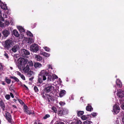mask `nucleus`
<instances>
[{
  "label": "nucleus",
  "mask_w": 124,
  "mask_h": 124,
  "mask_svg": "<svg viewBox=\"0 0 124 124\" xmlns=\"http://www.w3.org/2000/svg\"><path fill=\"white\" fill-rule=\"evenodd\" d=\"M33 65L32 61H28L23 58L20 57L18 60V68L20 70H22L24 73L28 72L30 70L29 67H32Z\"/></svg>",
  "instance_id": "obj_1"
},
{
  "label": "nucleus",
  "mask_w": 124,
  "mask_h": 124,
  "mask_svg": "<svg viewBox=\"0 0 124 124\" xmlns=\"http://www.w3.org/2000/svg\"><path fill=\"white\" fill-rule=\"evenodd\" d=\"M49 73L46 70H43L41 71L39 76L38 81L39 83H41L42 82V80L44 81L46 80V78L45 76H48L47 80L50 81L51 80L52 76L51 75H48Z\"/></svg>",
  "instance_id": "obj_2"
},
{
  "label": "nucleus",
  "mask_w": 124,
  "mask_h": 124,
  "mask_svg": "<svg viewBox=\"0 0 124 124\" xmlns=\"http://www.w3.org/2000/svg\"><path fill=\"white\" fill-rule=\"evenodd\" d=\"M13 42L12 40L8 39L5 41L4 44L5 47L8 49L13 45Z\"/></svg>",
  "instance_id": "obj_3"
},
{
  "label": "nucleus",
  "mask_w": 124,
  "mask_h": 124,
  "mask_svg": "<svg viewBox=\"0 0 124 124\" xmlns=\"http://www.w3.org/2000/svg\"><path fill=\"white\" fill-rule=\"evenodd\" d=\"M39 50V46L35 44H33L31 46L30 50L34 52H36Z\"/></svg>",
  "instance_id": "obj_4"
},
{
  "label": "nucleus",
  "mask_w": 124,
  "mask_h": 124,
  "mask_svg": "<svg viewBox=\"0 0 124 124\" xmlns=\"http://www.w3.org/2000/svg\"><path fill=\"white\" fill-rule=\"evenodd\" d=\"M3 113L8 121L10 123L12 122V120L10 114L7 111H3Z\"/></svg>",
  "instance_id": "obj_5"
},
{
  "label": "nucleus",
  "mask_w": 124,
  "mask_h": 124,
  "mask_svg": "<svg viewBox=\"0 0 124 124\" xmlns=\"http://www.w3.org/2000/svg\"><path fill=\"white\" fill-rule=\"evenodd\" d=\"M120 108L119 106L117 104H115L113 107V110L112 111L114 114H117L120 111Z\"/></svg>",
  "instance_id": "obj_6"
},
{
  "label": "nucleus",
  "mask_w": 124,
  "mask_h": 124,
  "mask_svg": "<svg viewBox=\"0 0 124 124\" xmlns=\"http://www.w3.org/2000/svg\"><path fill=\"white\" fill-rule=\"evenodd\" d=\"M47 87L45 88V91L47 92H49L51 91L54 89V87L51 85H50L49 84H47L46 85Z\"/></svg>",
  "instance_id": "obj_7"
},
{
  "label": "nucleus",
  "mask_w": 124,
  "mask_h": 124,
  "mask_svg": "<svg viewBox=\"0 0 124 124\" xmlns=\"http://www.w3.org/2000/svg\"><path fill=\"white\" fill-rule=\"evenodd\" d=\"M117 91V95L119 98H122L124 96V92L122 90L119 89Z\"/></svg>",
  "instance_id": "obj_8"
},
{
  "label": "nucleus",
  "mask_w": 124,
  "mask_h": 124,
  "mask_svg": "<svg viewBox=\"0 0 124 124\" xmlns=\"http://www.w3.org/2000/svg\"><path fill=\"white\" fill-rule=\"evenodd\" d=\"M19 49V46L16 45L14 46L12 48L11 50L14 53L16 52Z\"/></svg>",
  "instance_id": "obj_9"
},
{
  "label": "nucleus",
  "mask_w": 124,
  "mask_h": 124,
  "mask_svg": "<svg viewBox=\"0 0 124 124\" xmlns=\"http://www.w3.org/2000/svg\"><path fill=\"white\" fill-rule=\"evenodd\" d=\"M24 110L25 113L28 114L29 115L33 113L31 111H30L27 109V106H24Z\"/></svg>",
  "instance_id": "obj_10"
},
{
  "label": "nucleus",
  "mask_w": 124,
  "mask_h": 124,
  "mask_svg": "<svg viewBox=\"0 0 124 124\" xmlns=\"http://www.w3.org/2000/svg\"><path fill=\"white\" fill-rule=\"evenodd\" d=\"M117 86L119 88H121L122 86V84L119 79H117L116 82Z\"/></svg>",
  "instance_id": "obj_11"
},
{
  "label": "nucleus",
  "mask_w": 124,
  "mask_h": 124,
  "mask_svg": "<svg viewBox=\"0 0 124 124\" xmlns=\"http://www.w3.org/2000/svg\"><path fill=\"white\" fill-rule=\"evenodd\" d=\"M34 56L35 60L37 61H41L42 59V57L39 55L35 54Z\"/></svg>",
  "instance_id": "obj_12"
},
{
  "label": "nucleus",
  "mask_w": 124,
  "mask_h": 124,
  "mask_svg": "<svg viewBox=\"0 0 124 124\" xmlns=\"http://www.w3.org/2000/svg\"><path fill=\"white\" fill-rule=\"evenodd\" d=\"M21 53L22 54H24L25 55H29L30 53L28 50L25 49H23L21 50Z\"/></svg>",
  "instance_id": "obj_13"
},
{
  "label": "nucleus",
  "mask_w": 124,
  "mask_h": 124,
  "mask_svg": "<svg viewBox=\"0 0 124 124\" xmlns=\"http://www.w3.org/2000/svg\"><path fill=\"white\" fill-rule=\"evenodd\" d=\"M1 8L4 10L7 9V8L6 5L3 2L0 4Z\"/></svg>",
  "instance_id": "obj_14"
},
{
  "label": "nucleus",
  "mask_w": 124,
  "mask_h": 124,
  "mask_svg": "<svg viewBox=\"0 0 124 124\" xmlns=\"http://www.w3.org/2000/svg\"><path fill=\"white\" fill-rule=\"evenodd\" d=\"M2 33L5 37H7L9 34L8 31L6 30H5L3 31Z\"/></svg>",
  "instance_id": "obj_15"
},
{
  "label": "nucleus",
  "mask_w": 124,
  "mask_h": 124,
  "mask_svg": "<svg viewBox=\"0 0 124 124\" xmlns=\"http://www.w3.org/2000/svg\"><path fill=\"white\" fill-rule=\"evenodd\" d=\"M86 110L89 111H91L93 110V108H92V106L88 104V106L86 107Z\"/></svg>",
  "instance_id": "obj_16"
},
{
  "label": "nucleus",
  "mask_w": 124,
  "mask_h": 124,
  "mask_svg": "<svg viewBox=\"0 0 124 124\" xmlns=\"http://www.w3.org/2000/svg\"><path fill=\"white\" fill-rule=\"evenodd\" d=\"M0 106L2 108L3 110L4 111L5 110V105L3 102L1 100H0Z\"/></svg>",
  "instance_id": "obj_17"
},
{
  "label": "nucleus",
  "mask_w": 124,
  "mask_h": 124,
  "mask_svg": "<svg viewBox=\"0 0 124 124\" xmlns=\"http://www.w3.org/2000/svg\"><path fill=\"white\" fill-rule=\"evenodd\" d=\"M34 66L36 68H38L41 67L42 65L39 63L36 62L34 63Z\"/></svg>",
  "instance_id": "obj_18"
},
{
  "label": "nucleus",
  "mask_w": 124,
  "mask_h": 124,
  "mask_svg": "<svg viewBox=\"0 0 124 124\" xmlns=\"http://www.w3.org/2000/svg\"><path fill=\"white\" fill-rule=\"evenodd\" d=\"M69 112L68 110L66 108L62 109V115H67Z\"/></svg>",
  "instance_id": "obj_19"
},
{
  "label": "nucleus",
  "mask_w": 124,
  "mask_h": 124,
  "mask_svg": "<svg viewBox=\"0 0 124 124\" xmlns=\"http://www.w3.org/2000/svg\"><path fill=\"white\" fill-rule=\"evenodd\" d=\"M40 54L43 55V56L47 57H49L50 55V54L46 53L43 52H42L40 53Z\"/></svg>",
  "instance_id": "obj_20"
},
{
  "label": "nucleus",
  "mask_w": 124,
  "mask_h": 124,
  "mask_svg": "<svg viewBox=\"0 0 124 124\" xmlns=\"http://www.w3.org/2000/svg\"><path fill=\"white\" fill-rule=\"evenodd\" d=\"M77 115L78 116H82L83 115L84 113V112L83 111H77Z\"/></svg>",
  "instance_id": "obj_21"
},
{
  "label": "nucleus",
  "mask_w": 124,
  "mask_h": 124,
  "mask_svg": "<svg viewBox=\"0 0 124 124\" xmlns=\"http://www.w3.org/2000/svg\"><path fill=\"white\" fill-rule=\"evenodd\" d=\"M13 32L14 35L17 37L19 36V34L18 32L16 30H14L13 31Z\"/></svg>",
  "instance_id": "obj_22"
},
{
  "label": "nucleus",
  "mask_w": 124,
  "mask_h": 124,
  "mask_svg": "<svg viewBox=\"0 0 124 124\" xmlns=\"http://www.w3.org/2000/svg\"><path fill=\"white\" fill-rule=\"evenodd\" d=\"M17 28L19 30L20 32H23L24 31V30L22 27L20 26H18L17 27Z\"/></svg>",
  "instance_id": "obj_23"
},
{
  "label": "nucleus",
  "mask_w": 124,
  "mask_h": 124,
  "mask_svg": "<svg viewBox=\"0 0 124 124\" xmlns=\"http://www.w3.org/2000/svg\"><path fill=\"white\" fill-rule=\"evenodd\" d=\"M27 41L28 43L30 44H31V43L34 42V40L32 39H31L30 38H29L28 39Z\"/></svg>",
  "instance_id": "obj_24"
},
{
  "label": "nucleus",
  "mask_w": 124,
  "mask_h": 124,
  "mask_svg": "<svg viewBox=\"0 0 124 124\" xmlns=\"http://www.w3.org/2000/svg\"><path fill=\"white\" fill-rule=\"evenodd\" d=\"M26 34L28 36H29L30 37L33 36L32 34L29 31H27L26 32Z\"/></svg>",
  "instance_id": "obj_25"
},
{
  "label": "nucleus",
  "mask_w": 124,
  "mask_h": 124,
  "mask_svg": "<svg viewBox=\"0 0 124 124\" xmlns=\"http://www.w3.org/2000/svg\"><path fill=\"white\" fill-rule=\"evenodd\" d=\"M11 78L14 79L15 81L17 82L19 81V79L16 77L15 76L11 77Z\"/></svg>",
  "instance_id": "obj_26"
},
{
  "label": "nucleus",
  "mask_w": 124,
  "mask_h": 124,
  "mask_svg": "<svg viewBox=\"0 0 124 124\" xmlns=\"http://www.w3.org/2000/svg\"><path fill=\"white\" fill-rule=\"evenodd\" d=\"M5 80L7 83L8 84H9L11 82V80L8 78H6Z\"/></svg>",
  "instance_id": "obj_27"
},
{
  "label": "nucleus",
  "mask_w": 124,
  "mask_h": 124,
  "mask_svg": "<svg viewBox=\"0 0 124 124\" xmlns=\"http://www.w3.org/2000/svg\"><path fill=\"white\" fill-rule=\"evenodd\" d=\"M82 122L80 120H77L75 122V124H81Z\"/></svg>",
  "instance_id": "obj_28"
},
{
  "label": "nucleus",
  "mask_w": 124,
  "mask_h": 124,
  "mask_svg": "<svg viewBox=\"0 0 124 124\" xmlns=\"http://www.w3.org/2000/svg\"><path fill=\"white\" fill-rule=\"evenodd\" d=\"M90 122L92 123L91 122H90L89 121L86 120L83 122V124H90Z\"/></svg>",
  "instance_id": "obj_29"
},
{
  "label": "nucleus",
  "mask_w": 124,
  "mask_h": 124,
  "mask_svg": "<svg viewBox=\"0 0 124 124\" xmlns=\"http://www.w3.org/2000/svg\"><path fill=\"white\" fill-rule=\"evenodd\" d=\"M33 74V72L32 71H30L28 73V75L29 77L31 76Z\"/></svg>",
  "instance_id": "obj_30"
},
{
  "label": "nucleus",
  "mask_w": 124,
  "mask_h": 124,
  "mask_svg": "<svg viewBox=\"0 0 124 124\" xmlns=\"http://www.w3.org/2000/svg\"><path fill=\"white\" fill-rule=\"evenodd\" d=\"M51 109L54 111V112L56 113L57 111L56 108L55 107H53Z\"/></svg>",
  "instance_id": "obj_31"
},
{
  "label": "nucleus",
  "mask_w": 124,
  "mask_h": 124,
  "mask_svg": "<svg viewBox=\"0 0 124 124\" xmlns=\"http://www.w3.org/2000/svg\"><path fill=\"white\" fill-rule=\"evenodd\" d=\"M58 113L59 116H62V110H59L58 111Z\"/></svg>",
  "instance_id": "obj_32"
},
{
  "label": "nucleus",
  "mask_w": 124,
  "mask_h": 124,
  "mask_svg": "<svg viewBox=\"0 0 124 124\" xmlns=\"http://www.w3.org/2000/svg\"><path fill=\"white\" fill-rule=\"evenodd\" d=\"M87 118V117L85 115L81 117V119L83 120H86Z\"/></svg>",
  "instance_id": "obj_33"
},
{
  "label": "nucleus",
  "mask_w": 124,
  "mask_h": 124,
  "mask_svg": "<svg viewBox=\"0 0 124 124\" xmlns=\"http://www.w3.org/2000/svg\"><path fill=\"white\" fill-rule=\"evenodd\" d=\"M1 11L0 10V20L2 21H4V20L3 17L1 16Z\"/></svg>",
  "instance_id": "obj_34"
},
{
  "label": "nucleus",
  "mask_w": 124,
  "mask_h": 124,
  "mask_svg": "<svg viewBox=\"0 0 124 124\" xmlns=\"http://www.w3.org/2000/svg\"><path fill=\"white\" fill-rule=\"evenodd\" d=\"M5 97L8 100L10 98V96L9 94H7L6 95Z\"/></svg>",
  "instance_id": "obj_35"
},
{
  "label": "nucleus",
  "mask_w": 124,
  "mask_h": 124,
  "mask_svg": "<svg viewBox=\"0 0 124 124\" xmlns=\"http://www.w3.org/2000/svg\"><path fill=\"white\" fill-rule=\"evenodd\" d=\"M50 115H49L48 114H46V115L45 116H44L43 117V118L44 119H46L47 118L49 117H50Z\"/></svg>",
  "instance_id": "obj_36"
},
{
  "label": "nucleus",
  "mask_w": 124,
  "mask_h": 124,
  "mask_svg": "<svg viewBox=\"0 0 124 124\" xmlns=\"http://www.w3.org/2000/svg\"><path fill=\"white\" fill-rule=\"evenodd\" d=\"M44 48L45 49V51L47 52H49V49L46 47H44Z\"/></svg>",
  "instance_id": "obj_37"
},
{
  "label": "nucleus",
  "mask_w": 124,
  "mask_h": 124,
  "mask_svg": "<svg viewBox=\"0 0 124 124\" xmlns=\"http://www.w3.org/2000/svg\"><path fill=\"white\" fill-rule=\"evenodd\" d=\"M66 93V92L65 90H62V97L65 95Z\"/></svg>",
  "instance_id": "obj_38"
},
{
  "label": "nucleus",
  "mask_w": 124,
  "mask_h": 124,
  "mask_svg": "<svg viewBox=\"0 0 124 124\" xmlns=\"http://www.w3.org/2000/svg\"><path fill=\"white\" fill-rule=\"evenodd\" d=\"M5 23V24L7 26H8L9 24V21L8 20H6Z\"/></svg>",
  "instance_id": "obj_39"
},
{
  "label": "nucleus",
  "mask_w": 124,
  "mask_h": 124,
  "mask_svg": "<svg viewBox=\"0 0 124 124\" xmlns=\"http://www.w3.org/2000/svg\"><path fill=\"white\" fill-rule=\"evenodd\" d=\"M91 115L93 117H94L96 116V113H92Z\"/></svg>",
  "instance_id": "obj_40"
},
{
  "label": "nucleus",
  "mask_w": 124,
  "mask_h": 124,
  "mask_svg": "<svg viewBox=\"0 0 124 124\" xmlns=\"http://www.w3.org/2000/svg\"><path fill=\"white\" fill-rule=\"evenodd\" d=\"M4 26V24L3 23L1 22L0 21V26L1 27H3Z\"/></svg>",
  "instance_id": "obj_41"
},
{
  "label": "nucleus",
  "mask_w": 124,
  "mask_h": 124,
  "mask_svg": "<svg viewBox=\"0 0 124 124\" xmlns=\"http://www.w3.org/2000/svg\"><path fill=\"white\" fill-rule=\"evenodd\" d=\"M20 77L23 80H25V77L22 74L21 75Z\"/></svg>",
  "instance_id": "obj_42"
},
{
  "label": "nucleus",
  "mask_w": 124,
  "mask_h": 124,
  "mask_svg": "<svg viewBox=\"0 0 124 124\" xmlns=\"http://www.w3.org/2000/svg\"><path fill=\"white\" fill-rule=\"evenodd\" d=\"M121 107L124 110V102L121 105Z\"/></svg>",
  "instance_id": "obj_43"
},
{
  "label": "nucleus",
  "mask_w": 124,
  "mask_h": 124,
  "mask_svg": "<svg viewBox=\"0 0 124 124\" xmlns=\"http://www.w3.org/2000/svg\"><path fill=\"white\" fill-rule=\"evenodd\" d=\"M16 73L17 74V75L19 76H21L22 74L21 73L18 71H17L16 72Z\"/></svg>",
  "instance_id": "obj_44"
},
{
  "label": "nucleus",
  "mask_w": 124,
  "mask_h": 124,
  "mask_svg": "<svg viewBox=\"0 0 124 124\" xmlns=\"http://www.w3.org/2000/svg\"><path fill=\"white\" fill-rule=\"evenodd\" d=\"M34 89L35 92H37L38 91V89L37 87L36 86H35L34 88Z\"/></svg>",
  "instance_id": "obj_45"
},
{
  "label": "nucleus",
  "mask_w": 124,
  "mask_h": 124,
  "mask_svg": "<svg viewBox=\"0 0 124 124\" xmlns=\"http://www.w3.org/2000/svg\"><path fill=\"white\" fill-rule=\"evenodd\" d=\"M59 96L60 97H62V91H60V93L59 94Z\"/></svg>",
  "instance_id": "obj_46"
},
{
  "label": "nucleus",
  "mask_w": 124,
  "mask_h": 124,
  "mask_svg": "<svg viewBox=\"0 0 124 124\" xmlns=\"http://www.w3.org/2000/svg\"><path fill=\"white\" fill-rule=\"evenodd\" d=\"M3 17L4 18H7V15L6 14H4L3 15Z\"/></svg>",
  "instance_id": "obj_47"
},
{
  "label": "nucleus",
  "mask_w": 124,
  "mask_h": 124,
  "mask_svg": "<svg viewBox=\"0 0 124 124\" xmlns=\"http://www.w3.org/2000/svg\"><path fill=\"white\" fill-rule=\"evenodd\" d=\"M53 78L54 79H56L58 78L57 77L56 75H53Z\"/></svg>",
  "instance_id": "obj_48"
},
{
  "label": "nucleus",
  "mask_w": 124,
  "mask_h": 124,
  "mask_svg": "<svg viewBox=\"0 0 124 124\" xmlns=\"http://www.w3.org/2000/svg\"><path fill=\"white\" fill-rule=\"evenodd\" d=\"M48 67L49 69H52V67L50 65H48Z\"/></svg>",
  "instance_id": "obj_49"
},
{
  "label": "nucleus",
  "mask_w": 124,
  "mask_h": 124,
  "mask_svg": "<svg viewBox=\"0 0 124 124\" xmlns=\"http://www.w3.org/2000/svg\"><path fill=\"white\" fill-rule=\"evenodd\" d=\"M10 96H11V97L12 98H13L14 97V96L13 94L11 93H10Z\"/></svg>",
  "instance_id": "obj_50"
},
{
  "label": "nucleus",
  "mask_w": 124,
  "mask_h": 124,
  "mask_svg": "<svg viewBox=\"0 0 124 124\" xmlns=\"http://www.w3.org/2000/svg\"><path fill=\"white\" fill-rule=\"evenodd\" d=\"M4 55L7 58H8V55L7 53H5L4 54Z\"/></svg>",
  "instance_id": "obj_51"
},
{
  "label": "nucleus",
  "mask_w": 124,
  "mask_h": 124,
  "mask_svg": "<svg viewBox=\"0 0 124 124\" xmlns=\"http://www.w3.org/2000/svg\"><path fill=\"white\" fill-rule=\"evenodd\" d=\"M64 122H65V123L62 122V124H67V123L69 124V123L67 122L66 121H64Z\"/></svg>",
  "instance_id": "obj_52"
},
{
  "label": "nucleus",
  "mask_w": 124,
  "mask_h": 124,
  "mask_svg": "<svg viewBox=\"0 0 124 124\" xmlns=\"http://www.w3.org/2000/svg\"><path fill=\"white\" fill-rule=\"evenodd\" d=\"M72 83L73 84H75V80H73L72 82Z\"/></svg>",
  "instance_id": "obj_53"
},
{
  "label": "nucleus",
  "mask_w": 124,
  "mask_h": 124,
  "mask_svg": "<svg viewBox=\"0 0 124 124\" xmlns=\"http://www.w3.org/2000/svg\"><path fill=\"white\" fill-rule=\"evenodd\" d=\"M18 101H19V102H20V103L22 104V103H23L22 101L21 100H20V99H18Z\"/></svg>",
  "instance_id": "obj_54"
},
{
  "label": "nucleus",
  "mask_w": 124,
  "mask_h": 124,
  "mask_svg": "<svg viewBox=\"0 0 124 124\" xmlns=\"http://www.w3.org/2000/svg\"><path fill=\"white\" fill-rule=\"evenodd\" d=\"M24 36L23 35H21V36L20 37V38H21V39H23L24 37Z\"/></svg>",
  "instance_id": "obj_55"
},
{
  "label": "nucleus",
  "mask_w": 124,
  "mask_h": 124,
  "mask_svg": "<svg viewBox=\"0 0 124 124\" xmlns=\"http://www.w3.org/2000/svg\"><path fill=\"white\" fill-rule=\"evenodd\" d=\"M2 68V64L0 63V69H1Z\"/></svg>",
  "instance_id": "obj_56"
},
{
  "label": "nucleus",
  "mask_w": 124,
  "mask_h": 124,
  "mask_svg": "<svg viewBox=\"0 0 124 124\" xmlns=\"http://www.w3.org/2000/svg\"><path fill=\"white\" fill-rule=\"evenodd\" d=\"M12 106L14 108H16L17 107H16V106H15V105H13Z\"/></svg>",
  "instance_id": "obj_57"
},
{
  "label": "nucleus",
  "mask_w": 124,
  "mask_h": 124,
  "mask_svg": "<svg viewBox=\"0 0 124 124\" xmlns=\"http://www.w3.org/2000/svg\"><path fill=\"white\" fill-rule=\"evenodd\" d=\"M122 122L124 123V117H123L122 118Z\"/></svg>",
  "instance_id": "obj_58"
},
{
  "label": "nucleus",
  "mask_w": 124,
  "mask_h": 124,
  "mask_svg": "<svg viewBox=\"0 0 124 124\" xmlns=\"http://www.w3.org/2000/svg\"><path fill=\"white\" fill-rule=\"evenodd\" d=\"M24 86L25 87H26V88L27 89V90H28V88L26 85H24Z\"/></svg>",
  "instance_id": "obj_59"
},
{
  "label": "nucleus",
  "mask_w": 124,
  "mask_h": 124,
  "mask_svg": "<svg viewBox=\"0 0 124 124\" xmlns=\"http://www.w3.org/2000/svg\"><path fill=\"white\" fill-rule=\"evenodd\" d=\"M65 104V103L64 102H62V106L64 105Z\"/></svg>",
  "instance_id": "obj_60"
},
{
  "label": "nucleus",
  "mask_w": 124,
  "mask_h": 124,
  "mask_svg": "<svg viewBox=\"0 0 124 124\" xmlns=\"http://www.w3.org/2000/svg\"><path fill=\"white\" fill-rule=\"evenodd\" d=\"M2 84L3 85H5V83L4 82H3L2 83Z\"/></svg>",
  "instance_id": "obj_61"
},
{
  "label": "nucleus",
  "mask_w": 124,
  "mask_h": 124,
  "mask_svg": "<svg viewBox=\"0 0 124 124\" xmlns=\"http://www.w3.org/2000/svg\"><path fill=\"white\" fill-rule=\"evenodd\" d=\"M59 104L61 105L62 104V102L61 101L59 103Z\"/></svg>",
  "instance_id": "obj_62"
},
{
  "label": "nucleus",
  "mask_w": 124,
  "mask_h": 124,
  "mask_svg": "<svg viewBox=\"0 0 124 124\" xmlns=\"http://www.w3.org/2000/svg\"><path fill=\"white\" fill-rule=\"evenodd\" d=\"M33 79V78H30L29 79L30 80H32Z\"/></svg>",
  "instance_id": "obj_63"
},
{
  "label": "nucleus",
  "mask_w": 124,
  "mask_h": 124,
  "mask_svg": "<svg viewBox=\"0 0 124 124\" xmlns=\"http://www.w3.org/2000/svg\"><path fill=\"white\" fill-rule=\"evenodd\" d=\"M38 124H42V123H38Z\"/></svg>",
  "instance_id": "obj_64"
}]
</instances>
